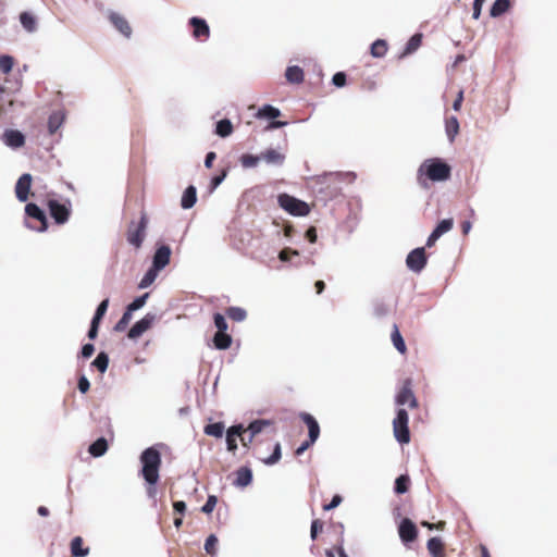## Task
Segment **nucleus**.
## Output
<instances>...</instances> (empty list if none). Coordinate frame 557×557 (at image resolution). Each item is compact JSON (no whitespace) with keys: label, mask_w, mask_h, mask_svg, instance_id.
<instances>
[{"label":"nucleus","mask_w":557,"mask_h":557,"mask_svg":"<svg viewBox=\"0 0 557 557\" xmlns=\"http://www.w3.org/2000/svg\"><path fill=\"white\" fill-rule=\"evenodd\" d=\"M305 237L310 242L311 244L315 243L318 239V234L315 227L311 226L307 228L305 233Z\"/></svg>","instance_id":"61"},{"label":"nucleus","mask_w":557,"mask_h":557,"mask_svg":"<svg viewBox=\"0 0 557 557\" xmlns=\"http://www.w3.org/2000/svg\"><path fill=\"white\" fill-rule=\"evenodd\" d=\"M189 25L193 28V36L196 39H201L202 37L208 38L210 35V27L207 21L202 17L193 16L189 18Z\"/></svg>","instance_id":"17"},{"label":"nucleus","mask_w":557,"mask_h":557,"mask_svg":"<svg viewBox=\"0 0 557 557\" xmlns=\"http://www.w3.org/2000/svg\"><path fill=\"white\" fill-rule=\"evenodd\" d=\"M171 255L172 249L169 245H158L152 256L151 265L162 271L170 263Z\"/></svg>","instance_id":"12"},{"label":"nucleus","mask_w":557,"mask_h":557,"mask_svg":"<svg viewBox=\"0 0 557 557\" xmlns=\"http://www.w3.org/2000/svg\"><path fill=\"white\" fill-rule=\"evenodd\" d=\"M218 537L215 534H210L205 542V550L214 556L216 554Z\"/></svg>","instance_id":"50"},{"label":"nucleus","mask_w":557,"mask_h":557,"mask_svg":"<svg viewBox=\"0 0 557 557\" xmlns=\"http://www.w3.org/2000/svg\"><path fill=\"white\" fill-rule=\"evenodd\" d=\"M356 173L354 172H331L325 173L318 177L317 185L319 186L318 191L324 193L325 198L336 197L342 187L339 184L342 182H354L356 180Z\"/></svg>","instance_id":"3"},{"label":"nucleus","mask_w":557,"mask_h":557,"mask_svg":"<svg viewBox=\"0 0 557 557\" xmlns=\"http://www.w3.org/2000/svg\"><path fill=\"white\" fill-rule=\"evenodd\" d=\"M373 58H383L387 52V42L384 39H376L370 48Z\"/></svg>","instance_id":"34"},{"label":"nucleus","mask_w":557,"mask_h":557,"mask_svg":"<svg viewBox=\"0 0 557 557\" xmlns=\"http://www.w3.org/2000/svg\"><path fill=\"white\" fill-rule=\"evenodd\" d=\"M109 304H110L109 298H104L97 306L96 311L94 313V317H92V319L90 321L88 333H87V337L90 341H94V339L97 338L100 323H101L103 317L106 315V313L108 311Z\"/></svg>","instance_id":"10"},{"label":"nucleus","mask_w":557,"mask_h":557,"mask_svg":"<svg viewBox=\"0 0 557 557\" xmlns=\"http://www.w3.org/2000/svg\"><path fill=\"white\" fill-rule=\"evenodd\" d=\"M47 206L49 209L50 216L54 220V222L59 225L64 224L69 221L71 214V201L66 199L65 201H59L58 199H49L47 201Z\"/></svg>","instance_id":"7"},{"label":"nucleus","mask_w":557,"mask_h":557,"mask_svg":"<svg viewBox=\"0 0 557 557\" xmlns=\"http://www.w3.org/2000/svg\"><path fill=\"white\" fill-rule=\"evenodd\" d=\"M218 497L215 495H209L206 503L201 507L203 513H211L216 506Z\"/></svg>","instance_id":"53"},{"label":"nucleus","mask_w":557,"mask_h":557,"mask_svg":"<svg viewBox=\"0 0 557 557\" xmlns=\"http://www.w3.org/2000/svg\"><path fill=\"white\" fill-rule=\"evenodd\" d=\"M108 450V441L106 437H98L95 442H92L88 447V453L95 457H102Z\"/></svg>","instance_id":"24"},{"label":"nucleus","mask_w":557,"mask_h":557,"mask_svg":"<svg viewBox=\"0 0 557 557\" xmlns=\"http://www.w3.org/2000/svg\"><path fill=\"white\" fill-rule=\"evenodd\" d=\"M226 314L235 322H243L247 318V311L242 307H230L226 310Z\"/></svg>","instance_id":"42"},{"label":"nucleus","mask_w":557,"mask_h":557,"mask_svg":"<svg viewBox=\"0 0 557 557\" xmlns=\"http://www.w3.org/2000/svg\"><path fill=\"white\" fill-rule=\"evenodd\" d=\"M148 297H149V293H145V294L136 297L131 304H128L126 306V309L128 310V312H132V313L134 311L141 309L146 305Z\"/></svg>","instance_id":"46"},{"label":"nucleus","mask_w":557,"mask_h":557,"mask_svg":"<svg viewBox=\"0 0 557 557\" xmlns=\"http://www.w3.org/2000/svg\"><path fill=\"white\" fill-rule=\"evenodd\" d=\"M342 502H343L342 496H341V495H338V494H335V495L332 497L331 502H330L329 504H326V505H324V506H323V509H324L325 511H330V510H332V509H335L336 507H338V506L341 505V503H342Z\"/></svg>","instance_id":"59"},{"label":"nucleus","mask_w":557,"mask_h":557,"mask_svg":"<svg viewBox=\"0 0 557 557\" xmlns=\"http://www.w3.org/2000/svg\"><path fill=\"white\" fill-rule=\"evenodd\" d=\"M224 430H225V426H224L223 422H214V423L207 424L205 426L203 431L209 436H213L215 438H220V437L223 436Z\"/></svg>","instance_id":"36"},{"label":"nucleus","mask_w":557,"mask_h":557,"mask_svg":"<svg viewBox=\"0 0 557 557\" xmlns=\"http://www.w3.org/2000/svg\"><path fill=\"white\" fill-rule=\"evenodd\" d=\"M314 443H310V440L308 438L307 441L302 442L295 450V454L297 456H300L302 455L311 445H313Z\"/></svg>","instance_id":"62"},{"label":"nucleus","mask_w":557,"mask_h":557,"mask_svg":"<svg viewBox=\"0 0 557 557\" xmlns=\"http://www.w3.org/2000/svg\"><path fill=\"white\" fill-rule=\"evenodd\" d=\"M20 23L22 27L29 34H33L37 30V20L29 12H22L20 14Z\"/></svg>","instance_id":"27"},{"label":"nucleus","mask_w":557,"mask_h":557,"mask_svg":"<svg viewBox=\"0 0 557 557\" xmlns=\"http://www.w3.org/2000/svg\"><path fill=\"white\" fill-rule=\"evenodd\" d=\"M277 201L280 207L292 215L305 216L310 212V207L307 202L288 194L278 195Z\"/></svg>","instance_id":"6"},{"label":"nucleus","mask_w":557,"mask_h":557,"mask_svg":"<svg viewBox=\"0 0 557 557\" xmlns=\"http://www.w3.org/2000/svg\"><path fill=\"white\" fill-rule=\"evenodd\" d=\"M392 342L394 347L397 349L398 352L404 354L406 351V344L405 341L398 330V326L394 324L393 332L391 335Z\"/></svg>","instance_id":"37"},{"label":"nucleus","mask_w":557,"mask_h":557,"mask_svg":"<svg viewBox=\"0 0 557 557\" xmlns=\"http://www.w3.org/2000/svg\"><path fill=\"white\" fill-rule=\"evenodd\" d=\"M214 326L216 327V332H227V322L225 317L222 313H214L213 315Z\"/></svg>","instance_id":"51"},{"label":"nucleus","mask_w":557,"mask_h":557,"mask_svg":"<svg viewBox=\"0 0 557 557\" xmlns=\"http://www.w3.org/2000/svg\"><path fill=\"white\" fill-rule=\"evenodd\" d=\"M109 356L104 351H100L92 361V366L97 368L100 373H104L109 367Z\"/></svg>","instance_id":"39"},{"label":"nucleus","mask_w":557,"mask_h":557,"mask_svg":"<svg viewBox=\"0 0 557 557\" xmlns=\"http://www.w3.org/2000/svg\"><path fill=\"white\" fill-rule=\"evenodd\" d=\"M245 432L243 424H234L226 430V448L231 453L237 449V437H242Z\"/></svg>","instance_id":"16"},{"label":"nucleus","mask_w":557,"mask_h":557,"mask_svg":"<svg viewBox=\"0 0 557 557\" xmlns=\"http://www.w3.org/2000/svg\"><path fill=\"white\" fill-rule=\"evenodd\" d=\"M454 226V220L451 218L443 219L441 220L436 226L434 227V231L440 235L443 236L445 233L449 232Z\"/></svg>","instance_id":"47"},{"label":"nucleus","mask_w":557,"mask_h":557,"mask_svg":"<svg viewBox=\"0 0 557 557\" xmlns=\"http://www.w3.org/2000/svg\"><path fill=\"white\" fill-rule=\"evenodd\" d=\"M157 314L148 312L140 320L135 322L127 333L129 339H137L147 332L156 322Z\"/></svg>","instance_id":"11"},{"label":"nucleus","mask_w":557,"mask_h":557,"mask_svg":"<svg viewBox=\"0 0 557 557\" xmlns=\"http://www.w3.org/2000/svg\"><path fill=\"white\" fill-rule=\"evenodd\" d=\"M32 180L33 177L29 173L22 174L17 180L15 185V195L18 201L25 202L28 199Z\"/></svg>","instance_id":"14"},{"label":"nucleus","mask_w":557,"mask_h":557,"mask_svg":"<svg viewBox=\"0 0 557 557\" xmlns=\"http://www.w3.org/2000/svg\"><path fill=\"white\" fill-rule=\"evenodd\" d=\"M285 77H286L287 82H289L292 84H300L304 82L305 75H304V71L300 66L290 65V66H287L286 71H285Z\"/></svg>","instance_id":"26"},{"label":"nucleus","mask_w":557,"mask_h":557,"mask_svg":"<svg viewBox=\"0 0 557 557\" xmlns=\"http://www.w3.org/2000/svg\"><path fill=\"white\" fill-rule=\"evenodd\" d=\"M398 534L404 544H409L417 539L418 529L409 518H404L398 525Z\"/></svg>","instance_id":"13"},{"label":"nucleus","mask_w":557,"mask_h":557,"mask_svg":"<svg viewBox=\"0 0 557 557\" xmlns=\"http://www.w3.org/2000/svg\"><path fill=\"white\" fill-rule=\"evenodd\" d=\"M418 181L422 185V176L432 182H445L450 178L451 168L441 158L424 160L418 169Z\"/></svg>","instance_id":"2"},{"label":"nucleus","mask_w":557,"mask_h":557,"mask_svg":"<svg viewBox=\"0 0 557 557\" xmlns=\"http://www.w3.org/2000/svg\"><path fill=\"white\" fill-rule=\"evenodd\" d=\"M281 115V110L272 104H263L256 113V117L260 120L271 121L269 128L276 129L287 125V122L275 121Z\"/></svg>","instance_id":"8"},{"label":"nucleus","mask_w":557,"mask_h":557,"mask_svg":"<svg viewBox=\"0 0 557 557\" xmlns=\"http://www.w3.org/2000/svg\"><path fill=\"white\" fill-rule=\"evenodd\" d=\"M282 458V447L281 444L277 442L275 443L273 447L272 454L268 457L262 459V462L267 466H273L277 463Z\"/></svg>","instance_id":"44"},{"label":"nucleus","mask_w":557,"mask_h":557,"mask_svg":"<svg viewBox=\"0 0 557 557\" xmlns=\"http://www.w3.org/2000/svg\"><path fill=\"white\" fill-rule=\"evenodd\" d=\"M147 226V219L145 215L140 218V221L134 231L128 232L127 240L131 245L139 248L145 238V230Z\"/></svg>","instance_id":"18"},{"label":"nucleus","mask_w":557,"mask_h":557,"mask_svg":"<svg viewBox=\"0 0 557 557\" xmlns=\"http://www.w3.org/2000/svg\"><path fill=\"white\" fill-rule=\"evenodd\" d=\"M109 21L114 26L116 30H119L124 37L131 38L132 36V27L127 20L121 15L120 13L110 11L109 12Z\"/></svg>","instance_id":"15"},{"label":"nucleus","mask_w":557,"mask_h":557,"mask_svg":"<svg viewBox=\"0 0 557 557\" xmlns=\"http://www.w3.org/2000/svg\"><path fill=\"white\" fill-rule=\"evenodd\" d=\"M64 115L61 111L52 112L48 117V132L54 134L63 124Z\"/></svg>","instance_id":"29"},{"label":"nucleus","mask_w":557,"mask_h":557,"mask_svg":"<svg viewBox=\"0 0 557 557\" xmlns=\"http://www.w3.org/2000/svg\"><path fill=\"white\" fill-rule=\"evenodd\" d=\"M462 101H463V91L460 90L458 94H457V97L456 99L454 100L453 102V110L454 111H459L460 108H461V104H462Z\"/></svg>","instance_id":"63"},{"label":"nucleus","mask_w":557,"mask_h":557,"mask_svg":"<svg viewBox=\"0 0 557 557\" xmlns=\"http://www.w3.org/2000/svg\"><path fill=\"white\" fill-rule=\"evenodd\" d=\"M26 219L25 227L36 231L46 232L48 228V219L46 212L36 203L29 202L25 206Z\"/></svg>","instance_id":"4"},{"label":"nucleus","mask_w":557,"mask_h":557,"mask_svg":"<svg viewBox=\"0 0 557 557\" xmlns=\"http://www.w3.org/2000/svg\"><path fill=\"white\" fill-rule=\"evenodd\" d=\"M445 132L448 140L451 143L455 140L456 135L459 132V121L456 116H449L445 121Z\"/></svg>","instance_id":"32"},{"label":"nucleus","mask_w":557,"mask_h":557,"mask_svg":"<svg viewBox=\"0 0 557 557\" xmlns=\"http://www.w3.org/2000/svg\"><path fill=\"white\" fill-rule=\"evenodd\" d=\"M422 42V35L421 34H414L412 35L409 40L407 41L403 55L411 54L413 53Z\"/></svg>","instance_id":"38"},{"label":"nucleus","mask_w":557,"mask_h":557,"mask_svg":"<svg viewBox=\"0 0 557 557\" xmlns=\"http://www.w3.org/2000/svg\"><path fill=\"white\" fill-rule=\"evenodd\" d=\"M160 272H161L160 270L150 265L149 269L144 274V276L141 277V280L138 284V288L139 289L148 288L151 284H153V282L156 281V278L158 277Z\"/></svg>","instance_id":"28"},{"label":"nucleus","mask_w":557,"mask_h":557,"mask_svg":"<svg viewBox=\"0 0 557 557\" xmlns=\"http://www.w3.org/2000/svg\"><path fill=\"white\" fill-rule=\"evenodd\" d=\"M300 419L308 426V438L310 443H315L320 436V425L317 419L308 412H301Z\"/></svg>","instance_id":"19"},{"label":"nucleus","mask_w":557,"mask_h":557,"mask_svg":"<svg viewBox=\"0 0 557 557\" xmlns=\"http://www.w3.org/2000/svg\"><path fill=\"white\" fill-rule=\"evenodd\" d=\"M197 202V189L194 185H189L183 191L181 198V207L185 210L193 208Z\"/></svg>","instance_id":"23"},{"label":"nucleus","mask_w":557,"mask_h":557,"mask_svg":"<svg viewBox=\"0 0 557 557\" xmlns=\"http://www.w3.org/2000/svg\"><path fill=\"white\" fill-rule=\"evenodd\" d=\"M408 423L409 414L407 410L404 408H398L393 420V433L395 440L401 445L408 444L410 442V431Z\"/></svg>","instance_id":"5"},{"label":"nucleus","mask_w":557,"mask_h":557,"mask_svg":"<svg viewBox=\"0 0 557 557\" xmlns=\"http://www.w3.org/2000/svg\"><path fill=\"white\" fill-rule=\"evenodd\" d=\"M141 465L140 475L148 485H156L159 481V471L162 463L161 453L158 446H150L144 449L139 456Z\"/></svg>","instance_id":"1"},{"label":"nucleus","mask_w":557,"mask_h":557,"mask_svg":"<svg viewBox=\"0 0 557 557\" xmlns=\"http://www.w3.org/2000/svg\"><path fill=\"white\" fill-rule=\"evenodd\" d=\"M233 133V124L228 119H222L215 123L214 134L225 138Z\"/></svg>","instance_id":"30"},{"label":"nucleus","mask_w":557,"mask_h":557,"mask_svg":"<svg viewBox=\"0 0 557 557\" xmlns=\"http://www.w3.org/2000/svg\"><path fill=\"white\" fill-rule=\"evenodd\" d=\"M485 3V0H474L473 1V7H472V17L474 20H478L481 15V12H482V8H483V4Z\"/></svg>","instance_id":"60"},{"label":"nucleus","mask_w":557,"mask_h":557,"mask_svg":"<svg viewBox=\"0 0 557 557\" xmlns=\"http://www.w3.org/2000/svg\"><path fill=\"white\" fill-rule=\"evenodd\" d=\"M95 352V346L91 343H86L82 346L81 356L84 359L90 358Z\"/></svg>","instance_id":"58"},{"label":"nucleus","mask_w":557,"mask_h":557,"mask_svg":"<svg viewBox=\"0 0 557 557\" xmlns=\"http://www.w3.org/2000/svg\"><path fill=\"white\" fill-rule=\"evenodd\" d=\"M510 8L509 0H495L490 9V15L492 17H498L506 13Z\"/></svg>","instance_id":"33"},{"label":"nucleus","mask_w":557,"mask_h":557,"mask_svg":"<svg viewBox=\"0 0 557 557\" xmlns=\"http://www.w3.org/2000/svg\"><path fill=\"white\" fill-rule=\"evenodd\" d=\"M260 159L269 165L281 166L285 161V156L277 150L270 148L260 153Z\"/></svg>","instance_id":"22"},{"label":"nucleus","mask_w":557,"mask_h":557,"mask_svg":"<svg viewBox=\"0 0 557 557\" xmlns=\"http://www.w3.org/2000/svg\"><path fill=\"white\" fill-rule=\"evenodd\" d=\"M271 421L265 419H257L248 424V431L251 436L259 434L265 426L270 425Z\"/></svg>","instance_id":"43"},{"label":"nucleus","mask_w":557,"mask_h":557,"mask_svg":"<svg viewBox=\"0 0 557 557\" xmlns=\"http://www.w3.org/2000/svg\"><path fill=\"white\" fill-rule=\"evenodd\" d=\"M252 479V470L249 467L244 466L236 471V478L233 481V485L239 488H244L251 484Z\"/></svg>","instance_id":"21"},{"label":"nucleus","mask_w":557,"mask_h":557,"mask_svg":"<svg viewBox=\"0 0 557 557\" xmlns=\"http://www.w3.org/2000/svg\"><path fill=\"white\" fill-rule=\"evenodd\" d=\"M77 388L82 394H85L90 388L89 380L86 377V375H81L77 381Z\"/></svg>","instance_id":"57"},{"label":"nucleus","mask_w":557,"mask_h":557,"mask_svg":"<svg viewBox=\"0 0 557 557\" xmlns=\"http://www.w3.org/2000/svg\"><path fill=\"white\" fill-rule=\"evenodd\" d=\"M240 164L244 169H251L258 165V163L261 161L260 154H249L245 153L240 157Z\"/></svg>","instance_id":"45"},{"label":"nucleus","mask_w":557,"mask_h":557,"mask_svg":"<svg viewBox=\"0 0 557 557\" xmlns=\"http://www.w3.org/2000/svg\"><path fill=\"white\" fill-rule=\"evenodd\" d=\"M299 255V251L298 250H295V249H292L289 247H286V248H283L280 252H278V259L282 261V262H288L290 261L292 257L293 256H298Z\"/></svg>","instance_id":"54"},{"label":"nucleus","mask_w":557,"mask_h":557,"mask_svg":"<svg viewBox=\"0 0 557 557\" xmlns=\"http://www.w3.org/2000/svg\"><path fill=\"white\" fill-rule=\"evenodd\" d=\"M410 479L407 474H400L395 480L394 492L396 494H405L409 490Z\"/></svg>","instance_id":"40"},{"label":"nucleus","mask_w":557,"mask_h":557,"mask_svg":"<svg viewBox=\"0 0 557 557\" xmlns=\"http://www.w3.org/2000/svg\"><path fill=\"white\" fill-rule=\"evenodd\" d=\"M323 524L320 520L315 519L311 522L310 528V537L311 540H315L318 537L319 532L322 531Z\"/></svg>","instance_id":"56"},{"label":"nucleus","mask_w":557,"mask_h":557,"mask_svg":"<svg viewBox=\"0 0 557 557\" xmlns=\"http://www.w3.org/2000/svg\"><path fill=\"white\" fill-rule=\"evenodd\" d=\"M132 317H133V313L132 312H128L127 309H125V311L123 312L121 319L115 323L114 325V331L115 332H123L128 323L131 322L132 320Z\"/></svg>","instance_id":"48"},{"label":"nucleus","mask_w":557,"mask_h":557,"mask_svg":"<svg viewBox=\"0 0 557 557\" xmlns=\"http://www.w3.org/2000/svg\"><path fill=\"white\" fill-rule=\"evenodd\" d=\"M428 258L425 255L424 247H418L412 249L406 258L407 268L414 272L420 273L426 265Z\"/></svg>","instance_id":"9"},{"label":"nucleus","mask_w":557,"mask_h":557,"mask_svg":"<svg viewBox=\"0 0 557 557\" xmlns=\"http://www.w3.org/2000/svg\"><path fill=\"white\" fill-rule=\"evenodd\" d=\"M212 341L216 349L225 350L231 347L233 338L227 332H216Z\"/></svg>","instance_id":"25"},{"label":"nucleus","mask_w":557,"mask_h":557,"mask_svg":"<svg viewBox=\"0 0 557 557\" xmlns=\"http://www.w3.org/2000/svg\"><path fill=\"white\" fill-rule=\"evenodd\" d=\"M14 65V59L13 57L9 54H2L0 55V71L4 74H8L12 71V67Z\"/></svg>","instance_id":"49"},{"label":"nucleus","mask_w":557,"mask_h":557,"mask_svg":"<svg viewBox=\"0 0 557 557\" xmlns=\"http://www.w3.org/2000/svg\"><path fill=\"white\" fill-rule=\"evenodd\" d=\"M428 550L432 557H441V552L443 549V542L440 537H431L428 541Z\"/></svg>","instance_id":"41"},{"label":"nucleus","mask_w":557,"mask_h":557,"mask_svg":"<svg viewBox=\"0 0 557 557\" xmlns=\"http://www.w3.org/2000/svg\"><path fill=\"white\" fill-rule=\"evenodd\" d=\"M412 395H413V392L410 387V383L406 382L404 384V386L401 387V389L396 395V404L398 406L406 405L409 401V399L412 397Z\"/></svg>","instance_id":"35"},{"label":"nucleus","mask_w":557,"mask_h":557,"mask_svg":"<svg viewBox=\"0 0 557 557\" xmlns=\"http://www.w3.org/2000/svg\"><path fill=\"white\" fill-rule=\"evenodd\" d=\"M226 175H227V171L226 170H223L222 173L219 174V175H214L211 178V182H210L211 190H214L215 188H218L223 183V181L225 180Z\"/></svg>","instance_id":"55"},{"label":"nucleus","mask_w":557,"mask_h":557,"mask_svg":"<svg viewBox=\"0 0 557 557\" xmlns=\"http://www.w3.org/2000/svg\"><path fill=\"white\" fill-rule=\"evenodd\" d=\"M3 141L8 147L16 149L25 144V136L17 129H7L3 133Z\"/></svg>","instance_id":"20"},{"label":"nucleus","mask_w":557,"mask_h":557,"mask_svg":"<svg viewBox=\"0 0 557 557\" xmlns=\"http://www.w3.org/2000/svg\"><path fill=\"white\" fill-rule=\"evenodd\" d=\"M173 509L176 513L183 515L186 511V503L183 500H176L173 503Z\"/></svg>","instance_id":"64"},{"label":"nucleus","mask_w":557,"mask_h":557,"mask_svg":"<svg viewBox=\"0 0 557 557\" xmlns=\"http://www.w3.org/2000/svg\"><path fill=\"white\" fill-rule=\"evenodd\" d=\"M71 554L73 557H86L89 554V548L83 546V539L76 536L71 541Z\"/></svg>","instance_id":"31"},{"label":"nucleus","mask_w":557,"mask_h":557,"mask_svg":"<svg viewBox=\"0 0 557 557\" xmlns=\"http://www.w3.org/2000/svg\"><path fill=\"white\" fill-rule=\"evenodd\" d=\"M332 84L337 88H343L347 84V75L345 72H336L332 77Z\"/></svg>","instance_id":"52"}]
</instances>
